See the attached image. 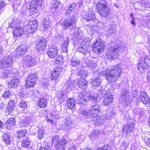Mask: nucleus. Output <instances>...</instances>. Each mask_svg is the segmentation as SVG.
Wrapping results in <instances>:
<instances>
[{
    "label": "nucleus",
    "instance_id": "nucleus-1",
    "mask_svg": "<svg viewBox=\"0 0 150 150\" xmlns=\"http://www.w3.org/2000/svg\"><path fill=\"white\" fill-rule=\"evenodd\" d=\"M125 47L121 44L117 45L107 48L106 57L108 59L112 60L117 58L119 55L120 52L124 51Z\"/></svg>",
    "mask_w": 150,
    "mask_h": 150
},
{
    "label": "nucleus",
    "instance_id": "nucleus-2",
    "mask_svg": "<svg viewBox=\"0 0 150 150\" xmlns=\"http://www.w3.org/2000/svg\"><path fill=\"white\" fill-rule=\"evenodd\" d=\"M13 63V57L11 56H6L2 59L1 62V69L2 74L5 78L11 76V73L9 67H11Z\"/></svg>",
    "mask_w": 150,
    "mask_h": 150
},
{
    "label": "nucleus",
    "instance_id": "nucleus-3",
    "mask_svg": "<svg viewBox=\"0 0 150 150\" xmlns=\"http://www.w3.org/2000/svg\"><path fill=\"white\" fill-rule=\"evenodd\" d=\"M96 7L99 14L101 17H107L110 14V9L107 6V2L104 0L98 1Z\"/></svg>",
    "mask_w": 150,
    "mask_h": 150
},
{
    "label": "nucleus",
    "instance_id": "nucleus-4",
    "mask_svg": "<svg viewBox=\"0 0 150 150\" xmlns=\"http://www.w3.org/2000/svg\"><path fill=\"white\" fill-rule=\"evenodd\" d=\"M98 94L93 95L90 96V98L85 96L83 93H81L79 95L77 98V102L79 104L86 105L89 101L90 99L92 100L95 103V102H98L97 100Z\"/></svg>",
    "mask_w": 150,
    "mask_h": 150
},
{
    "label": "nucleus",
    "instance_id": "nucleus-5",
    "mask_svg": "<svg viewBox=\"0 0 150 150\" xmlns=\"http://www.w3.org/2000/svg\"><path fill=\"white\" fill-rule=\"evenodd\" d=\"M150 66V58L145 54L142 55L140 63L138 64V69L140 72L144 71V70L148 66Z\"/></svg>",
    "mask_w": 150,
    "mask_h": 150
},
{
    "label": "nucleus",
    "instance_id": "nucleus-6",
    "mask_svg": "<svg viewBox=\"0 0 150 150\" xmlns=\"http://www.w3.org/2000/svg\"><path fill=\"white\" fill-rule=\"evenodd\" d=\"M76 17L75 15L67 17L62 21L61 25L65 29H70L76 22Z\"/></svg>",
    "mask_w": 150,
    "mask_h": 150
},
{
    "label": "nucleus",
    "instance_id": "nucleus-7",
    "mask_svg": "<svg viewBox=\"0 0 150 150\" xmlns=\"http://www.w3.org/2000/svg\"><path fill=\"white\" fill-rule=\"evenodd\" d=\"M100 39L97 40L95 44H93V50L96 54H100L102 52L104 49V43L101 41Z\"/></svg>",
    "mask_w": 150,
    "mask_h": 150
},
{
    "label": "nucleus",
    "instance_id": "nucleus-8",
    "mask_svg": "<svg viewBox=\"0 0 150 150\" xmlns=\"http://www.w3.org/2000/svg\"><path fill=\"white\" fill-rule=\"evenodd\" d=\"M37 22L36 20L30 21L25 26V30L27 34L33 33L37 29Z\"/></svg>",
    "mask_w": 150,
    "mask_h": 150
},
{
    "label": "nucleus",
    "instance_id": "nucleus-9",
    "mask_svg": "<svg viewBox=\"0 0 150 150\" xmlns=\"http://www.w3.org/2000/svg\"><path fill=\"white\" fill-rule=\"evenodd\" d=\"M59 145L58 146L59 150H76V146L74 145L69 146V144L68 141L66 140L64 138H62L60 142Z\"/></svg>",
    "mask_w": 150,
    "mask_h": 150
},
{
    "label": "nucleus",
    "instance_id": "nucleus-10",
    "mask_svg": "<svg viewBox=\"0 0 150 150\" xmlns=\"http://www.w3.org/2000/svg\"><path fill=\"white\" fill-rule=\"evenodd\" d=\"M74 122L72 117L70 116L67 117L63 122L62 125L63 129L66 131L71 129L74 127Z\"/></svg>",
    "mask_w": 150,
    "mask_h": 150
},
{
    "label": "nucleus",
    "instance_id": "nucleus-11",
    "mask_svg": "<svg viewBox=\"0 0 150 150\" xmlns=\"http://www.w3.org/2000/svg\"><path fill=\"white\" fill-rule=\"evenodd\" d=\"M63 70L62 67L61 66L56 67L51 73V79L52 81H54L55 84L57 83L56 81L59 78L60 74Z\"/></svg>",
    "mask_w": 150,
    "mask_h": 150
},
{
    "label": "nucleus",
    "instance_id": "nucleus-12",
    "mask_svg": "<svg viewBox=\"0 0 150 150\" xmlns=\"http://www.w3.org/2000/svg\"><path fill=\"white\" fill-rule=\"evenodd\" d=\"M38 74L36 73L29 75L26 81V87L29 88L33 87L35 83Z\"/></svg>",
    "mask_w": 150,
    "mask_h": 150
},
{
    "label": "nucleus",
    "instance_id": "nucleus-13",
    "mask_svg": "<svg viewBox=\"0 0 150 150\" xmlns=\"http://www.w3.org/2000/svg\"><path fill=\"white\" fill-rule=\"evenodd\" d=\"M100 104L98 102L93 103L91 105L92 109L90 110V114L91 116L94 117L97 116L100 112Z\"/></svg>",
    "mask_w": 150,
    "mask_h": 150
},
{
    "label": "nucleus",
    "instance_id": "nucleus-14",
    "mask_svg": "<svg viewBox=\"0 0 150 150\" xmlns=\"http://www.w3.org/2000/svg\"><path fill=\"white\" fill-rule=\"evenodd\" d=\"M29 47L28 45H24L18 46L16 51V56L17 57L25 54L28 51Z\"/></svg>",
    "mask_w": 150,
    "mask_h": 150
},
{
    "label": "nucleus",
    "instance_id": "nucleus-15",
    "mask_svg": "<svg viewBox=\"0 0 150 150\" xmlns=\"http://www.w3.org/2000/svg\"><path fill=\"white\" fill-rule=\"evenodd\" d=\"M82 14L83 17L87 21H94L95 16L92 9H89L87 12L84 11Z\"/></svg>",
    "mask_w": 150,
    "mask_h": 150
},
{
    "label": "nucleus",
    "instance_id": "nucleus-16",
    "mask_svg": "<svg viewBox=\"0 0 150 150\" xmlns=\"http://www.w3.org/2000/svg\"><path fill=\"white\" fill-rule=\"evenodd\" d=\"M42 4V0H33L30 3L29 9L31 12H36L37 8Z\"/></svg>",
    "mask_w": 150,
    "mask_h": 150
},
{
    "label": "nucleus",
    "instance_id": "nucleus-17",
    "mask_svg": "<svg viewBox=\"0 0 150 150\" xmlns=\"http://www.w3.org/2000/svg\"><path fill=\"white\" fill-rule=\"evenodd\" d=\"M102 74L103 75L105 76L106 79L110 83L115 82L118 77L115 74L110 73H107L105 69L102 70Z\"/></svg>",
    "mask_w": 150,
    "mask_h": 150
},
{
    "label": "nucleus",
    "instance_id": "nucleus-18",
    "mask_svg": "<svg viewBox=\"0 0 150 150\" xmlns=\"http://www.w3.org/2000/svg\"><path fill=\"white\" fill-rule=\"evenodd\" d=\"M107 73H110L115 74L118 77H120L121 76V70L119 64L116 65L115 66H113L110 70L105 69Z\"/></svg>",
    "mask_w": 150,
    "mask_h": 150
},
{
    "label": "nucleus",
    "instance_id": "nucleus-19",
    "mask_svg": "<svg viewBox=\"0 0 150 150\" xmlns=\"http://www.w3.org/2000/svg\"><path fill=\"white\" fill-rule=\"evenodd\" d=\"M36 61L35 58L31 56L28 55L24 57L23 63L25 65L30 66L35 65L36 64Z\"/></svg>",
    "mask_w": 150,
    "mask_h": 150
},
{
    "label": "nucleus",
    "instance_id": "nucleus-20",
    "mask_svg": "<svg viewBox=\"0 0 150 150\" xmlns=\"http://www.w3.org/2000/svg\"><path fill=\"white\" fill-rule=\"evenodd\" d=\"M47 53L48 56L50 58H54L56 57L58 54V48L54 45L50 46Z\"/></svg>",
    "mask_w": 150,
    "mask_h": 150
},
{
    "label": "nucleus",
    "instance_id": "nucleus-21",
    "mask_svg": "<svg viewBox=\"0 0 150 150\" xmlns=\"http://www.w3.org/2000/svg\"><path fill=\"white\" fill-rule=\"evenodd\" d=\"M10 73H11L10 77L12 78L10 82L8 83V86L10 88H15L19 83L18 79L16 77H14V74L11 73V71Z\"/></svg>",
    "mask_w": 150,
    "mask_h": 150
},
{
    "label": "nucleus",
    "instance_id": "nucleus-22",
    "mask_svg": "<svg viewBox=\"0 0 150 150\" xmlns=\"http://www.w3.org/2000/svg\"><path fill=\"white\" fill-rule=\"evenodd\" d=\"M46 46L45 40L42 38L40 39L37 42L36 49L38 51L43 50Z\"/></svg>",
    "mask_w": 150,
    "mask_h": 150
},
{
    "label": "nucleus",
    "instance_id": "nucleus-23",
    "mask_svg": "<svg viewBox=\"0 0 150 150\" xmlns=\"http://www.w3.org/2000/svg\"><path fill=\"white\" fill-rule=\"evenodd\" d=\"M140 97V98L143 103L146 104L149 103V98L145 92L144 91H141Z\"/></svg>",
    "mask_w": 150,
    "mask_h": 150
},
{
    "label": "nucleus",
    "instance_id": "nucleus-24",
    "mask_svg": "<svg viewBox=\"0 0 150 150\" xmlns=\"http://www.w3.org/2000/svg\"><path fill=\"white\" fill-rule=\"evenodd\" d=\"M32 121L30 117H28L25 119L22 120L19 123V125L22 128L27 127L31 124Z\"/></svg>",
    "mask_w": 150,
    "mask_h": 150
},
{
    "label": "nucleus",
    "instance_id": "nucleus-25",
    "mask_svg": "<svg viewBox=\"0 0 150 150\" xmlns=\"http://www.w3.org/2000/svg\"><path fill=\"white\" fill-rule=\"evenodd\" d=\"M128 95H126L125 93H122V96L120 99V101L125 106L128 105L130 103L129 98Z\"/></svg>",
    "mask_w": 150,
    "mask_h": 150
},
{
    "label": "nucleus",
    "instance_id": "nucleus-26",
    "mask_svg": "<svg viewBox=\"0 0 150 150\" xmlns=\"http://www.w3.org/2000/svg\"><path fill=\"white\" fill-rule=\"evenodd\" d=\"M134 124L133 122H130L126 125L123 129V131L127 134L132 132L134 127Z\"/></svg>",
    "mask_w": 150,
    "mask_h": 150
},
{
    "label": "nucleus",
    "instance_id": "nucleus-27",
    "mask_svg": "<svg viewBox=\"0 0 150 150\" xmlns=\"http://www.w3.org/2000/svg\"><path fill=\"white\" fill-rule=\"evenodd\" d=\"M113 99V95L110 94H106L103 100V103L105 105H107L111 103Z\"/></svg>",
    "mask_w": 150,
    "mask_h": 150
},
{
    "label": "nucleus",
    "instance_id": "nucleus-28",
    "mask_svg": "<svg viewBox=\"0 0 150 150\" xmlns=\"http://www.w3.org/2000/svg\"><path fill=\"white\" fill-rule=\"evenodd\" d=\"M94 118L93 120V123L95 125H103L104 123V117L102 116H97L94 117Z\"/></svg>",
    "mask_w": 150,
    "mask_h": 150
},
{
    "label": "nucleus",
    "instance_id": "nucleus-29",
    "mask_svg": "<svg viewBox=\"0 0 150 150\" xmlns=\"http://www.w3.org/2000/svg\"><path fill=\"white\" fill-rule=\"evenodd\" d=\"M75 84V81L70 79L68 80L65 85V87L68 91H70L74 88Z\"/></svg>",
    "mask_w": 150,
    "mask_h": 150
},
{
    "label": "nucleus",
    "instance_id": "nucleus-30",
    "mask_svg": "<svg viewBox=\"0 0 150 150\" xmlns=\"http://www.w3.org/2000/svg\"><path fill=\"white\" fill-rule=\"evenodd\" d=\"M67 105L68 108L73 110L75 109V101L72 98H69L67 101Z\"/></svg>",
    "mask_w": 150,
    "mask_h": 150
},
{
    "label": "nucleus",
    "instance_id": "nucleus-31",
    "mask_svg": "<svg viewBox=\"0 0 150 150\" xmlns=\"http://www.w3.org/2000/svg\"><path fill=\"white\" fill-rule=\"evenodd\" d=\"M91 83L95 86H99L102 83V79L97 76L92 79Z\"/></svg>",
    "mask_w": 150,
    "mask_h": 150
},
{
    "label": "nucleus",
    "instance_id": "nucleus-32",
    "mask_svg": "<svg viewBox=\"0 0 150 150\" xmlns=\"http://www.w3.org/2000/svg\"><path fill=\"white\" fill-rule=\"evenodd\" d=\"M61 140L59 139V137L57 135L54 136L51 140V144L52 145L53 144L56 145L57 146V150H59V148L58 146L59 145Z\"/></svg>",
    "mask_w": 150,
    "mask_h": 150
},
{
    "label": "nucleus",
    "instance_id": "nucleus-33",
    "mask_svg": "<svg viewBox=\"0 0 150 150\" xmlns=\"http://www.w3.org/2000/svg\"><path fill=\"white\" fill-rule=\"evenodd\" d=\"M78 84L79 87L85 89L88 86V84L86 81L83 79H79L78 82Z\"/></svg>",
    "mask_w": 150,
    "mask_h": 150
},
{
    "label": "nucleus",
    "instance_id": "nucleus-34",
    "mask_svg": "<svg viewBox=\"0 0 150 150\" xmlns=\"http://www.w3.org/2000/svg\"><path fill=\"white\" fill-rule=\"evenodd\" d=\"M59 5V1H54L51 6V10L53 12H57L59 10L58 7Z\"/></svg>",
    "mask_w": 150,
    "mask_h": 150
},
{
    "label": "nucleus",
    "instance_id": "nucleus-35",
    "mask_svg": "<svg viewBox=\"0 0 150 150\" xmlns=\"http://www.w3.org/2000/svg\"><path fill=\"white\" fill-rule=\"evenodd\" d=\"M11 136L7 133H5L2 135V138L3 141L6 144H9L11 143Z\"/></svg>",
    "mask_w": 150,
    "mask_h": 150
},
{
    "label": "nucleus",
    "instance_id": "nucleus-36",
    "mask_svg": "<svg viewBox=\"0 0 150 150\" xmlns=\"http://www.w3.org/2000/svg\"><path fill=\"white\" fill-rule=\"evenodd\" d=\"M37 105L40 108H44L46 107L47 102L46 100L43 98L40 99L38 101Z\"/></svg>",
    "mask_w": 150,
    "mask_h": 150
},
{
    "label": "nucleus",
    "instance_id": "nucleus-37",
    "mask_svg": "<svg viewBox=\"0 0 150 150\" xmlns=\"http://www.w3.org/2000/svg\"><path fill=\"white\" fill-rule=\"evenodd\" d=\"M23 29L21 27L16 28L13 30L14 35L16 37L20 36L23 33Z\"/></svg>",
    "mask_w": 150,
    "mask_h": 150
},
{
    "label": "nucleus",
    "instance_id": "nucleus-38",
    "mask_svg": "<svg viewBox=\"0 0 150 150\" xmlns=\"http://www.w3.org/2000/svg\"><path fill=\"white\" fill-rule=\"evenodd\" d=\"M16 120L14 118H10L8 119L5 123L6 127H8L9 126L14 125H15Z\"/></svg>",
    "mask_w": 150,
    "mask_h": 150
},
{
    "label": "nucleus",
    "instance_id": "nucleus-39",
    "mask_svg": "<svg viewBox=\"0 0 150 150\" xmlns=\"http://www.w3.org/2000/svg\"><path fill=\"white\" fill-rule=\"evenodd\" d=\"M90 39L88 38H85L80 44L81 46H84L88 48L90 45Z\"/></svg>",
    "mask_w": 150,
    "mask_h": 150
},
{
    "label": "nucleus",
    "instance_id": "nucleus-40",
    "mask_svg": "<svg viewBox=\"0 0 150 150\" xmlns=\"http://www.w3.org/2000/svg\"><path fill=\"white\" fill-rule=\"evenodd\" d=\"M69 44L68 39H65L63 44L62 45V50L63 52H67V46Z\"/></svg>",
    "mask_w": 150,
    "mask_h": 150
},
{
    "label": "nucleus",
    "instance_id": "nucleus-41",
    "mask_svg": "<svg viewBox=\"0 0 150 150\" xmlns=\"http://www.w3.org/2000/svg\"><path fill=\"white\" fill-rule=\"evenodd\" d=\"M50 21L49 20V17H46L43 22V26L45 28H47L51 26Z\"/></svg>",
    "mask_w": 150,
    "mask_h": 150
},
{
    "label": "nucleus",
    "instance_id": "nucleus-42",
    "mask_svg": "<svg viewBox=\"0 0 150 150\" xmlns=\"http://www.w3.org/2000/svg\"><path fill=\"white\" fill-rule=\"evenodd\" d=\"M80 63L79 60L76 58H72L71 61V64L73 66H78Z\"/></svg>",
    "mask_w": 150,
    "mask_h": 150
},
{
    "label": "nucleus",
    "instance_id": "nucleus-43",
    "mask_svg": "<svg viewBox=\"0 0 150 150\" xmlns=\"http://www.w3.org/2000/svg\"><path fill=\"white\" fill-rule=\"evenodd\" d=\"M88 48L86 47L81 46L80 45L79 47L78 48V51L79 52L82 53L84 54H85L86 53L87 51Z\"/></svg>",
    "mask_w": 150,
    "mask_h": 150
},
{
    "label": "nucleus",
    "instance_id": "nucleus-44",
    "mask_svg": "<svg viewBox=\"0 0 150 150\" xmlns=\"http://www.w3.org/2000/svg\"><path fill=\"white\" fill-rule=\"evenodd\" d=\"M11 93V92L9 90L6 89L4 91L2 97L6 99L7 98H9Z\"/></svg>",
    "mask_w": 150,
    "mask_h": 150
},
{
    "label": "nucleus",
    "instance_id": "nucleus-45",
    "mask_svg": "<svg viewBox=\"0 0 150 150\" xmlns=\"http://www.w3.org/2000/svg\"><path fill=\"white\" fill-rule=\"evenodd\" d=\"M116 114V113L113 111L108 110L107 111L106 114V117L109 119H111L114 117V115Z\"/></svg>",
    "mask_w": 150,
    "mask_h": 150
},
{
    "label": "nucleus",
    "instance_id": "nucleus-46",
    "mask_svg": "<svg viewBox=\"0 0 150 150\" xmlns=\"http://www.w3.org/2000/svg\"><path fill=\"white\" fill-rule=\"evenodd\" d=\"M38 130V128L37 127L32 126L30 129V132L31 134L33 135L36 134Z\"/></svg>",
    "mask_w": 150,
    "mask_h": 150
},
{
    "label": "nucleus",
    "instance_id": "nucleus-47",
    "mask_svg": "<svg viewBox=\"0 0 150 150\" xmlns=\"http://www.w3.org/2000/svg\"><path fill=\"white\" fill-rule=\"evenodd\" d=\"M14 103L13 101H10L7 106V108L8 109V110L11 111L14 108Z\"/></svg>",
    "mask_w": 150,
    "mask_h": 150
},
{
    "label": "nucleus",
    "instance_id": "nucleus-48",
    "mask_svg": "<svg viewBox=\"0 0 150 150\" xmlns=\"http://www.w3.org/2000/svg\"><path fill=\"white\" fill-rule=\"evenodd\" d=\"M79 75L82 78L86 77L88 75V73L85 70H81L79 72Z\"/></svg>",
    "mask_w": 150,
    "mask_h": 150
},
{
    "label": "nucleus",
    "instance_id": "nucleus-49",
    "mask_svg": "<svg viewBox=\"0 0 150 150\" xmlns=\"http://www.w3.org/2000/svg\"><path fill=\"white\" fill-rule=\"evenodd\" d=\"M87 64L88 66L91 69L96 67L97 66L96 63L93 61L88 62Z\"/></svg>",
    "mask_w": 150,
    "mask_h": 150
},
{
    "label": "nucleus",
    "instance_id": "nucleus-50",
    "mask_svg": "<svg viewBox=\"0 0 150 150\" xmlns=\"http://www.w3.org/2000/svg\"><path fill=\"white\" fill-rule=\"evenodd\" d=\"M81 113L82 115H84L83 118L86 119L89 115V112L86 110L82 109L81 110Z\"/></svg>",
    "mask_w": 150,
    "mask_h": 150
},
{
    "label": "nucleus",
    "instance_id": "nucleus-51",
    "mask_svg": "<svg viewBox=\"0 0 150 150\" xmlns=\"http://www.w3.org/2000/svg\"><path fill=\"white\" fill-rule=\"evenodd\" d=\"M129 142L127 140H125L122 143V144L121 146V147L123 148V150H125L128 147L129 145Z\"/></svg>",
    "mask_w": 150,
    "mask_h": 150
},
{
    "label": "nucleus",
    "instance_id": "nucleus-52",
    "mask_svg": "<svg viewBox=\"0 0 150 150\" xmlns=\"http://www.w3.org/2000/svg\"><path fill=\"white\" fill-rule=\"evenodd\" d=\"M26 133V131L25 130H21L18 132V136L22 137H24Z\"/></svg>",
    "mask_w": 150,
    "mask_h": 150
},
{
    "label": "nucleus",
    "instance_id": "nucleus-53",
    "mask_svg": "<svg viewBox=\"0 0 150 150\" xmlns=\"http://www.w3.org/2000/svg\"><path fill=\"white\" fill-rule=\"evenodd\" d=\"M107 27L109 28L107 31V33L108 34H113L115 32V30L114 29V26H110L109 27Z\"/></svg>",
    "mask_w": 150,
    "mask_h": 150
},
{
    "label": "nucleus",
    "instance_id": "nucleus-54",
    "mask_svg": "<svg viewBox=\"0 0 150 150\" xmlns=\"http://www.w3.org/2000/svg\"><path fill=\"white\" fill-rule=\"evenodd\" d=\"M63 61V57L61 56H59L56 59L55 63L56 64H62Z\"/></svg>",
    "mask_w": 150,
    "mask_h": 150
},
{
    "label": "nucleus",
    "instance_id": "nucleus-55",
    "mask_svg": "<svg viewBox=\"0 0 150 150\" xmlns=\"http://www.w3.org/2000/svg\"><path fill=\"white\" fill-rule=\"evenodd\" d=\"M18 105L20 108H26L27 106L26 103L23 100L21 101Z\"/></svg>",
    "mask_w": 150,
    "mask_h": 150
},
{
    "label": "nucleus",
    "instance_id": "nucleus-56",
    "mask_svg": "<svg viewBox=\"0 0 150 150\" xmlns=\"http://www.w3.org/2000/svg\"><path fill=\"white\" fill-rule=\"evenodd\" d=\"M65 95V93L64 92L59 91L57 93V96L59 99H60L63 98Z\"/></svg>",
    "mask_w": 150,
    "mask_h": 150
},
{
    "label": "nucleus",
    "instance_id": "nucleus-57",
    "mask_svg": "<svg viewBox=\"0 0 150 150\" xmlns=\"http://www.w3.org/2000/svg\"><path fill=\"white\" fill-rule=\"evenodd\" d=\"M30 144L29 141L27 140H24L22 142V146L26 147L28 146Z\"/></svg>",
    "mask_w": 150,
    "mask_h": 150
},
{
    "label": "nucleus",
    "instance_id": "nucleus-58",
    "mask_svg": "<svg viewBox=\"0 0 150 150\" xmlns=\"http://www.w3.org/2000/svg\"><path fill=\"white\" fill-rule=\"evenodd\" d=\"M5 6V4L4 1H0V14L4 10V8Z\"/></svg>",
    "mask_w": 150,
    "mask_h": 150
},
{
    "label": "nucleus",
    "instance_id": "nucleus-59",
    "mask_svg": "<svg viewBox=\"0 0 150 150\" xmlns=\"http://www.w3.org/2000/svg\"><path fill=\"white\" fill-rule=\"evenodd\" d=\"M43 131L40 129L38 131V137L39 139H40L43 137Z\"/></svg>",
    "mask_w": 150,
    "mask_h": 150
},
{
    "label": "nucleus",
    "instance_id": "nucleus-60",
    "mask_svg": "<svg viewBox=\"0 0 150 150\" xmlns=\"http://www.w3.org/2000/svg\"><path fill=\"white\" fill-rule=\"evenodd\" d=\"M144 141L147 146L148 147H150V138H149L147 137H145Z\"/></svg>",
    "mask_w": 150,
    "mask_h": 150
},
{
    "label": "nucleus",
    "instance_id": "nucleus-61",
    "mask_svg": "<svg viewBox=\"0 0 150 150\" xmlns=\"http://www.w3.org/2000/svg\"><path fill=\"white\" fill-rule=\"evenodd\" d=\"M110 147L108 145H106L102 147L100 150H110Z\"/></svg>",
    "mask_w": 150,
    "mask_h": 150
},
{
    "label": "nucleus",
    "instance_id": "nucleus-62",
    "mask_svg": "<svg viewBox=\"0 0 150 150\" xmlns=\"http://www.w3.org/2000/svg\"><path fill=\"white\" fill-rule=\"evenodd\" d=\"M32 94L33 97L36 98L39 96V93L37 91H35L32 93Z\"/></svg>",
    "mask_w": 150,
    "mask_h": 150
},
{
    "label": "nucleus",
    "instance_id": "nucleus-63",
    "mask_svg": "<svg viewBox=\"0 0 150 150\" xmlns=\"http://www.w3.org/2000/svg\"><path fill=\"white\" fill-rule=\"evenodd\" d=\"M39 150H51V147L48 146H45L44 147L41 146Z\"/></svg>",
    "mask_w": 150,
    "mask_h": 150
},
{
    "label": "nucleus",
    "instance_id": "nucleus-64",
    "mask_svg": "<svg viewBox=\"0 0 150 150\" xmlns=\"http://www.w3.org/2000/svg\"><path fill=\"white\" fill-rule=\"evenodd\" d=\"M76 3H72L70 5L69 8L72 11L76 8Z\"/></svg>",
    "mask_w": 150,
    "mask_h": 150
}]
</instances>
